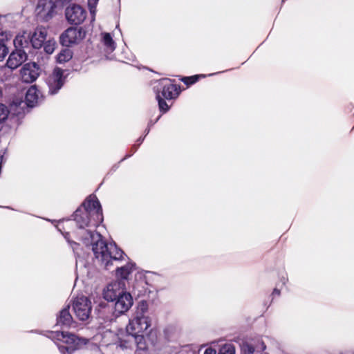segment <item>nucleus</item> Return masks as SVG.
Masks as SVG:
<instances>
[{
	"label": "nucleus",
	"mask_w": 354,
	"mask_h": 354,
	"mask_svg": "<svg viewBox=\"0 0 354 354\" xmlns=\"http://www.w3.org/2000/svg\"><path fill=\"white\" fill-rule=\"evenodd\" d=\"M64 71L60 68H55L53 73L47 77L46 84L48 87V93L55 95L58 93L64 86L66 77L64 75Z\"/></svg>",
	"instance_id": "nucleus-7"
},
{
	"label": "nucleus",
	"mask_w": 354,
	"mask_h": 354,
	"mask_svg": "<svg viewBox=\"0 0 354 354\" xmlns=\"http://www.w3.org/2000/svg\"><path fill=\"white\" fill-rule=\"evenodd\" d=\"M206 77L205 75H196L190 77H185L182 81L187 85H192L196 83L200 78Z\"/></svg>",
	"instance_id": "nucleus-27"
},
{
	"label": "nucleus",
	"mask_w": 354,
	"mask_h": 354,
	"mask_svg": "<svg viewBox=\"0 0 354 354\" xmlns=\"http://www.w3.org/2000/svg\"><path fill=\"white\" fill-rule=\"evenodd\" d=\"M77 236L86 246H91L95 258L107 267L124 257L115 243H106L95 228L103 221L102 209L95 196H88L73 214Z\"/></svg>",
	"instance_id": "nucleus-1"
},
{
	"label": "nucleus",
	"mask_w": 354,
	"mask_h": 354,
	"mask_svg": "<svg viewBox=\"0 0 354 354\" xmlns=\"http://www.w3.org/2000/svg\"><path fill=\"white\" fill-rule=\"evenodd\" d=\"M99 0H88V6L92 14L95 11V7Z\"/></svg>",
	"instance_id": "nucleus-31"
},
{
	"label": "nucleus",
	"mask_w": 354,
	"mask_h": 354,
	"mask_svg": "<svg viewBox=\"0 0 354 354\" xmlns=\"http://www.w3.org/2000/svg\"><path fill=\"white\" fill-rule=\"evenodd\" d=\"M73 308L76 317L84 322L88 320L91 317L92 304L87 297L80 296L74 299Z\"/></svg>",
	"instance_id": "nucleus-4"
},
{
	"label": "nucleus",
	"mask_w": 354,
	"mask_h": 354,
	"mask_svg": "<svg viewBox=\"0 0 354 354\" xmlns=\"http://www.w3.org/2000/svg\"><path fill=\"white\" fill-rule=\"evenodd\" d=\"M142 140H143V138H139V140H138V141H139L140 142H142Z\"/></svg>",
	"instance_id": "nucleus-40"
},
{
	"label": "nucleus",
	"mask_w": 354,
	"mask_h": 354,
	"mask_svg": "<svg viewBox=\"0 0 354 354\" xmlns=\"http://www.w3.org/2000/svg\"><path fill=\"white\" fill-rule=\"evenodd\" d=\"M39 92L35 86H30L26 91L25 100L28 106L33 107L37 105L39 100Z\"/></svg>",
	"instance_id": "nucleus-17"
},
{
	"label": "nucleus",
	"mask_w": 354,
	"mask_h": 354,
	"mask_svg": "<svg viewBox=\"0 0 354 354\" xmlns=\"http://www.w3.org/2000/svg\"><path fill=\"white\" fill-rule=\"evenodd\" d=\"M174 330V328L172 327V326H168L167 327L165 330H164V333L166 335H167L169 337V334L170 333H171L173 330Z\"/></svg>",
	"instance_id": "nucleus-32"
},
{
	"label": "nucleus",
	"mask_w": 354,
	"mask_h": 354,
	"mask_svg": "<svg viewBox=\"0 0 354 354\" xmlns=\"http://www.w3.org/2000/svg\"><path fill=\"white\" fill-rule=\"evenodd\" d=\"M47 35V30L44 27H38L34 33L30 35V44L34 48H39L44 43Z\"/></svg>",
	"instance_id": "nucleus-16"
},
{
	"label": "nucleus",
	"mask_w": 354,
	"mask_h": 354,
	"mask_svg": "<svg viewBox=\"0 0 354 354\" xmlns=\"http://www.w3.org/2000/svg\"><path fill=\"white\" fill-rule=\"evenodd\" d=\"M180 92V86L173 84L170 79L160 80L156 88V93L166 100L176 98Z\"/></svg>",
	"instance_id": "nucleus-5"
},
{
	"label": "nucleus",
	"mask_w": 354,
	"mask_h": 354,
	"mask_svg": "<svg viewBox=\"0 0 354 354\" xmlns=\"http://www.w3.org/2000/svg\"><path fill=\"white\" fill-rule=\"evenodd\" d=\"M71 0H58V2L61 3H68L70 2Z\"/></svg>",
	"instance_id": "nucleus-36"
},
{
	"label": "nucleus",
	"mask_w": 354,
	"mask_h": 354,
	"mask_svg": "<svg viewBox=\"0 0 354 354\" xmlns=\"http://www.w3.org/2000/svg\"><path fill=\"white\" fill-rule=\"evenodd\" d=\"M125 284L122 281H114L109 283L103 290V297L108 301H114L125 292Z\"/></svg>",
	"instance_id": "nucleus-9"
},
{
	"label": "nucleus",
	"mask_w": 354,
	"mask_h": 354,
	"mask_svg": "<svg viewBox=\"0 0 354 354\" xmlns=\"http://www.w3.org/2000/svg\"><path fill=\"white\" fill-rule=\"evenodd\" d=\"M204 354H216V351L214 348H208L205 351Z\"/></svg>",
	"instance_id": "nucleus-33"
},
{
	"label": "nucleus",
	"mask_w": 354,
	"mask_h": 354,
	"mask_svg": "<svg viewBox=\"0 0 354 354\" xmlns=\"http://www.w3.org/2000/svg\"><path fill=\"white\" fill-rule=\"evenodd\" d=\"M123 253H124V257L121 259H120L118 261H114L113 263L109 265L107 267L102 266V263H100L95 258V259L97 263H99L102 267L104 268L106 270H109L111 266H116V268H117L116 275L118 277H120L122 279H127L128 278L129 274L133 270V264L131 263H129L126 264L125 266H119V263L122 261H125V259L127 258V256L125 254V253L124 252H123Z\"/></svg>",
	"instance_id": "nucleus-14"
},
{
	"label": "nucleus",
	"mask_w": 354,
	"mask_h": 354,
	"mask_svg": "<svg viewBox=\"0 0 354 354\" xmlns=\"http://www.w3.org/2000/svg\"><path fill=\"white\" fill-rule=\"evenodd\" d=\"M63 235H64L65 239L66 240V241L70 245V246L72 248L74 253H75L76 254H79V252H78V248L80 245L79 243H77L73 241H71L69 239V234L68 232L63 234Z\"/></svg>",
	"instance_id": "nucleus-28"
},
{
	"label": "nucleus",
	"mask_w": 354,
	"mask_h": 354,
	"mask_svg": "<svg viewBox=\"0 0 354 354\" xmlns=\"http://www.w3.org/2000/svg\"><path fill=\"white\" fill-rule=\"evenodd\" d=\"M28 55L24 49H15L10 55L7 60L6 65L10 69H16L21 65L26 59Z\"/></svg>",
	"instance_id": "nucleus-15"
},
{
	"label": "nucleus",
	"mask_w": 354,
	"mask_h": 354,
	"mask_svg": "<svg viewBox=\"0 0 354 354\" xmlns=\"http://www.w3.org/2000/svg\"><path fill=\"white\" fill-rule=\"evenodd\" d=\"M65 15L70 24L77 25L84 21L86 12L80 6L73 4L66 8Z\"/></svg>",
	"instance_id": "nucleus-11"
},
{
	"label": "nucleus",
	"mask_w": 354,
	"mask_h": 354,
	"mask_svg": "<svg viewBox=\"0 0 354 354\" xmlns=\"http://www.w3.org/2000/svg\"><path fill=\"white\" fill-rule=\"evenodd\" d=\"M13 43L15 49H24V50H26V49L28 48L30 45V34L24 32L21 35H17L15 37Z\"/></svg>",
	"instance_id": "nucleus-18"
},
{
	"label": "nucleus",
	"mask_w": 354,
	"mask_h": 354,
	"mask_svg": "<svg viewBox=\"0 0 354 354\" xmlns=\"http://www.w3.org/2000/svg\"><path fill=\"white\" fill-rule=\"evenodd\" d=\"M73 317L69 312V307H65L60 310L57 317V325L69 326L72 323Z\"/></svg>",
	"instance_id": "nucleus-19"
},
{
	"label": "nucleus",
	"mask_w": 354,
	"mask_h": 354,
	"mask_svg": "<svg viewBox=\"0 0 354 354\" xmlns=\"http://www.w3.org/2000/svg\"><path fill=\"white\" fill-rule=\"evenodd\" d=\"M40 68L35 62H30L24 65L20 71L21 80L26 83H32L39 75Z\"/></svg>",
	"instance_id": "nucleus-13"
},
{
	"label": "nucleus",
	"mask_w": 354,
	"mask_h": 354,
	"mask_svg": "<svg viewBox=\"0 0 354 354\" xmlns=\"http://www.w3.org/2000/svg\"><path fill=\"white\" fill-rule=\"evenodd\" d=\"M73 57V53L69 48L62 50L57 55V61L59 64L65 63L69 61Z\"/></svg>",
	"instance_id": "nucleus-22"
},
{
	"label": "nucleus",
	"mask_w": 354,
	"mask_h": 354,
	"mask_svg": "<svg viewBox=\"0 0 354 354\" xmlns=\"http://www.w3.org/2000/svg\"><path fill=\"white\" fill-rule=\"evenodd\" d=\"M10 37L11 35L10 32L0 29V43H3L5 40H8Z\"/></svg>",
	"instance_id": "nucleus-30"
},
{
	"label": "nucleus",
	"mask_w": 354,
	"mask_h": 354,
	"mask_svg": "<svg viewBox=\"0 0 354 354\" xmlns=\"http://www.w3.org/2000/svg\"><path fill=\"white\" fill-rule=\"evenodd\" d=\"M48 337L62 343L57 344V346L63 354H72L75 351L82 348L88 342V339L64 331H50Z\"/></svg>",
	"instance_id": "nucleus-2"
},
{
	"label": "nucleus",
	"mask_w": 354,
	"mask_h": 354,
	"mask_svg": "<svg viewBox=\"0 0 354 354\" xmlns=\"http://www.w3.org/2000/svg\"><path fill=\"white\" fill-rule=\"evenodd\" d=\"M10 110L7 106L0 103V125L3 124L8 118Z\"/></svg>",
	"instance_id": "nucleus-23"
},
{
	"label": "nucleus",
	"mask_w": 354,
	"mask_h": 354,
	"mask_svg": "<svg viewBox=\"0 0 354 354\" xmlns=\"http://www.w3.org/2000/svg\"><path fill=\"white\" fill-rule=\"evenodd\" d=\"M266 346L263 342H260L256 346L248 342H244L241 345L242 354H254L255 350L264 351Z\"/></svg>",
	"instance_id": "nucleus-20"
},
{
	"label": "nucleus",
	"mask_w": 354,
	"mask_h": 354,
	"mask_svg": "<svg viewBox=\"0 0 354 354\" xmlns=\"http://www.w3.org/2000/svg\"><path fill=\"white\" fill-rule=\"evenodd\" d=\"M8 53V48L3 43H0V61L3 60Z\"/></svg>",
	"instance_id": "nucleus-29"
},
{
	"label": "nucleus",
	"mask_w": 354,
	"mask_h": 354,
	"mask_svg": "<svg viewBox=\"0 0 354 354\" xmlns=\"http://www.w3.org/2000/svg\"><path fill=\"white\" fill-rule=\"evenodd\" d=\"M218 354H235V347L232 344H225L221 346Z\"/></svg>",
	"instance_id": "nucleus-24"
},
{
	"label": "nucleus",
	"mask_w": 354,
	"mask_h": 354,
	"mask_svg": "<svg viewBox=\"0 0 354 354\" xmlns=\"http://www.w3.org/2000/svg\"><path fill=\"white\" fill-rule=\"evenodd\" d=\"M151 325V318L148 312V304L146 301L139 302L135 317L129 320L127 326V333L138 334L146 331Z\"/></svg>",
	"instance_id": "nucleus-3"
},
{
	"label": "nucleus",
	"mask_w": 354,
	"mask_h": 354,
	"mask_svg": "<svg viewBox=\"0 0 354 354\" xmlns=\"http://www.w3.org/2000/svg\"><path fill=\"white\" fill-rule=\"evenodd\" d=\"M114 301L113 314L116 317L127 312L133 304L132 296L127 291L122 294Z\"/></svg>",
	"instance_id": "nucleus-12"
},
{
	"label": "nucleus",
	"mask_w": 354,
	"mask_h": 354,
	"mask_svg": "<svg viewBox=\"0 0 354 354\" xmlns=\"http://www.w3.org/2000/svg\"><path fill=\"white\" fill-rule=\"evenodd\" d=\"M101 41L104 46L105 50L107 53H112L116 48V44L113 39L110 33L102 32L101 34Z\"/></svg>",
	"instance_id": "nucleus-21"
},
{
	"label": "nucleus",
	"mask_w": 354,
	"mask_h": 354,
	"mask_svg": "<svg viewBox=\"0 0 354 354\" xmlns=\"http://www.w3.org/2000/svg\"><path fill=\"white\" fill-rule=\"evenodd\" d=\"M146 131V134L149 133V128H148L147 129H146V131Z\"/></svg>",
	"instance_id": "nucleus-39"
},
{
	"label": "nucleus",
	"mask_w": 354,
	"mask_h": 354,
	"mask_svg": "<svg viewBox=\"0 0 354 354\" xmlns=\"http://www.w3.org/2000/svg\"><path fill=\"white\" fill-rule=\"evenodd\" d=\"M287 281H288V279H286V277H282L281 279V282L283 286H285Z\"/></svg>",
	"instance_id": "nucleus-35"
},
{
	"label": "nucleus",
	"mask_w": 354,
	"mask_h": 354,
	"mask_svg": "<svg viewBox=\"0 0 354 354\" xmlns=\"http://www.w3.org/2000/svg\"><path fill=\"white\" fill-rule=\"evenodd\" d=\"M272 295H280V290H279L278 288H274L273 292H272Z\"/></svg>",
	"instance_id": "nucleus-34"
},
{
	"label": "nucleus",
	"mask_w": 354,
	"mask_h": 354,
	"mask_svg": "<svg viewBox=\"0 0 354 354\" xmlns=\"http://www.w3.org/2000/svg\"><path fill=\"white\" fill-rule=\"evenodd\" d=\"M341 354H354V351L342 353Z\"/></svg>",
	"instance_id": "nucleus-38"
},
{
	"label": "nucleus",
	"mask_w": 354,
	"mask_h": 354,
	"mask_svg": "<svg viewBox=\"0 0 354 354\" xmlns=\"http://www.w3.org/2000/svg\"><path fill=\"white\" fill-rule=\"evenodd\" d=\"M160 118V116H158L154 122H152L151 121H150L148 126L149 127L152 126L154 123H156L159 120Z\"/></svg>",
	"instance_id": "nucleus-37"
},
{
	"label": "nucleus",
	"mask_w": 354,
	"mask_h": 354,
	"mask_svg": "<svg viewBox=\"0 0 354 354\" xmlns=\"http://www.w3.org/2000/svg\"><path fill=\"white\" fill-rule=\"evenodd\" d=\"M216 73H212V74H209L208 76H212V75H215Z\"/></svg>",
	"instance_id": "nucleus-41"
},
{
	"label": "nucleus",
	"mask_w": 354,
	"mask_h": 354,
	"mask_svg": "<svg viewBox=\"0 0 354 354\" xmlns=\"http://www.w3.org/2000/svg\"><path fill=\"white\" fill-rule=\"evenodd\" d=\"M85 37V31L82 28H68L60 36V41L62 45L69 46L78 44Z\"/></svg>",
	"instance_id": "nucleus-8"
},
{
	"label": "nucleus",
	"mask_w": 354,
	"mask_h": 354,
	"mask_svg": "<svg viewBox=\"0 0 354 354\" xmlns=\"http://www.w3.org/2000/svg\"><path fill=\"white\" fill-rule=\"evenodd\" d=\"M156 99L158 102V106L160 111L162 113H166L169 109V106L167 104V103L165 101V98L162 97L160 96V94L159 93H156Z\"/></svg>",
	"instance_id": "nucleus-26"
},
{
	"label": "nucleus",
	"mask_w": 354,
	"mask_h": 354,
	"mask_svg": "<svg viewBox=\"0 0 354 354\" xmlns=\"http://www.w3.org/2000/svg\"><path fill=\"white\" fill-rule=\"evenodd\" d=\"M56 4L53 0H38L35 12L37 18L48 21L55 15Z\"/></svg>",
	"instance_id": "nucleus-6"
},
{
	"label": "nucleus",
	"mask_w": 354,
	"mask_h": 354,
	"mask_svg": "<svg viewBox=\"0 0 354 354\" xmlns=\"http://www.w3.org/2000/svg\"><path fill=\"white\" fill-rule=\"evenodd\" d=\"M136 346L139 350H145L147 348L145 339L142 333L129 334L127 333L123 339L120 341L119 346L124 348H131Z\"/></svg>",
	"instance_id": "nucleus-10"
},
{
	"label": "nucleus",
	"mask_w": 354,
	"mask_h": 354,
	"mask_svg": "<svg viewBox=\"0 0 354 354\" xmlns=\"http://www.w3.org/2000/svg\"><path fill=\"white\" fill-rule=\"evenodd\" d=\"M45 52L50 55L52 54L55 48L56 42L53 39H49L43 44Z\"/></svg>",
	"instance_id": "nucleus-25"
}]
</instances>
